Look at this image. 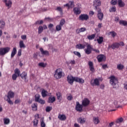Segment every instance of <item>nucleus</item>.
<instances>
[{"label": "nucleus", "instance_id": "14", "mask_svg": "<svg viewBox=\"0 0 127 127\" xmlns=\"http://www.w3.org/2000/svg\"><path fill=\"white\" fill-rule=\"evenodd\" d=\"M88 65L89 66L90 71H92V73H94V72H95V68L94 67V64L93 62L89 61L88 62Z\"/></svg>", "mask_w": 127, "mask_h": 127}, {"label": "nucleus", "instance_id": "3", "mask_svg": "<svg viewBox=\"0 0 127 127\" xmlns=\"http://www.w3.org/2000/svg\"><path fill=\"white\" fill-rule=\"evenodd\" d=\"M94 51L96 53H100V51L99 50L97 49H94L92 47V46L91 45L88 44L86 46V49H84V52L85 54H87V55H90L91 53H92V51Z\"/></svg>", "mask_w": 127, "mask_h": 127}, {"label": "nucleus", "instance_id": "49", "mask_svg": "<svg viewBox=\"0 0 127 127\" xmlns=\"http://www.w3.org/2000/svg\"><path fill=\"white\" fill-rule=\"evenodd\" d=\"M73 54L79 57V58L81 57V54L79 53V52L74 51L73 52Z\"/></svg>", "mask_w": 127, "mask_h": 127}, {"label": "nucleus", "instance_id": "26", "mask_svg": "<svg viewBox=\"0 0 127 127\" xmlns=\"http://www.w3.org/2000/svg\"><path fill=\"white\" fill-rule=\"evenodd\" d=\"M20 76L22 79L26 80V77H27V73H26L25 71H23L21 74H20Z\"/></svg>", "mask_w": 127, "mask_h": 127}, {"label": "nucleus", "instance_id": "47", "mask_svg": "<svg viewBox=\"0 0 127 127\" xmlns=\"http://www.w3.org/2000/svg\"><path fill=\"white\" fill-rule=\"evenodd\" d=\"M52 110V107L48 106L46 108V112H47V113H49V112H50V111H51Z\"/></svg>", "mask_w": 127, "mask_h": 127}, {"label": "nucleus", "instance_id": "33", "mask_svg": "<svg viewBox=\"0 0 127 127\" xmlns=\"http://www.w3.org/2000/svg\"><path fill=\"white\" fill-rule=\"evenodd\" d=\"M14 74L19 77V76H20V70L18 68H15L14 70Z\"/></svg>", "mask_w": 127, "mask_h": 127}, {"label": "nucleus", "instance_id": "5", "mask_svg": "<svg viewBox=\"0 0 127 127\" xmlns=\"http://www.w3.org/2000/svg\"><path fill=\"white\" fill-rule=\"evenodd\" d=\"M110 84L113 86V88H116V85L119 83V80L118 78H116V76L112 75L110 77Z\"/></svg>", "mask_w": 127, "mask_h": 127}, {"label": "nucleus", "instance_id": "50", "mask_svg": "<svg viewBox=\"0 0 127 127\" xmlns=\"http://www.w3.org/2000/svg\"><path fill=\"white\" fill-rule=\"evenodd\" d=\"M37 103H39L41 105H44L45 104V100L40 99Z\"/></svg>", "mask_w": 127, "mask_h": 127}, {"label": "nucleus", "instance_id": "44", "mask_svg": "<svg viewBox=\"0 0 127 127\" xmlns=\"http://www.w3.org/2000/svg\"><path fill=\"white\" fill-rule=\"evenodd\" d=\"M43 32V27L42 26H40L38 28V34L42 33Z\"/></svg>", "mask_w": 127, "mask_h": 127}, {"label": "nucleus", "instance_id": "25", "mask_svg": "<svg viewBox=\"0 0 127 127\" xmlns=\"http://www.w3.org/2000/svg\"><path fill=\"white\" fill-rule=\"evenodd\" d=\"M118 5L120 7H124V6L126 5L125 2L123 1L122 0H118Z\"/></svg>", "mask_w": 127, "mask_h": 127}, {"label": "nucleus", "instance_id": "39", "mask_svg": "<svg viewBox=\"0 0 127 127\" xmlns=\"http://www.w3.org/2000/svg\"><path fill=\"white\" fill-rule=\"evenodd\" d=\"M38 65L40 67H42L43 68H45V67H46V66L47 65V64H45L44 63H39Z\"/></svg>", "mask_w": 127, "mask_h": 127}, {"label": "nucleus", "instance_id": "17", "mask_svg": "<svg viewBox=\"0 0 127 127\" xmlns=\"http://www.w3.org/2000/svg\"><path fill=\"white\" fill-rule=\"evenodd\" d=\"M40 51L42 55H45L46 56H49V52L48 51H44L43 48H40Z\"/></svg>", "mask_w": 127, "mask_h": 127}, {"label": "nucleus", "instance_id": "19", "mask_svg": "<svg viewBox=\"0 0 127 127\" xmlns=\"http://www.w3.org/2000/svg\"><path fill=\"white\" fill-rule=\"evenodd\" d=\"M7 99H12V98H14V92L10 91L8 92L7 95Z\"/></svg>", "mask_w": 127, "mask_h": 127}, {"label": "nucleus", "instance_id": "62", "mask_svg": "<svg viewBox=\"0 0 127 127\" xmlns=\"http://www.w3.org/2000/svg\"><path fill=\"white\" fill-rule=\"evenodd\" d=\"M100 89H102V90H104L105 89V84H101L100 85Z\"/></svg>", "mask_w": 127, "mask_h": 127}, {"label": "nucleus", "instance_id": "9", "mask_svg": "<svg viewBox=\"0 0 127 127\" xmlns=\"http://www.w3.org/2000/svg\"><path fill=\"white\" fill-rule=\"evenodd\" d=\"M78 19L79 20H81L82 21L83 20H87L89 19V15L86 14H81L79 16Z\"/></svg>", "mask_w": 127, "mask_h": 127}, {"label": "nucleus", "instance_id": "7", "mask_svg": "<svg viewBox=\"0 0 127 127\" xmlns=\"http://www.w3.org/2000/svg\"><path fill=\"white\" fill-rule=\"evenodd\" d=\"M84 106L82 104H80L79 102H76V104L75 106V110L77 112H79V113H82L83 112V107Z\"/></svg>", "mask_w": 127, "mask_h": 127}, {"label": "nucleus", "instance_id": "4", "mask_svg": "<svg viewBox=\"0 0 127 127\" xmlns=\"http://www.w3.org/2000/svg\"><path fill=\"white\" fill-rule=\"evenodd\" d=\"M66 23L65 19H62L60 22V24L56 27V31H60L62 30V27Z\"/></svg>", "mask_w": 127, "mask_h": 127}, {"label": "nucleus", "instance_id": "53", "mask_svg": "<svg viewBox=\"0 0 127 127\" xmlns=\"http://www.w3.org/2000/svg\"><path fill=\"white\" fill-rule=\"evenodd\" d=\"M17 77H18V76H17V75L16 74H15V73H14L12 76V80H13V81H15Z\"/></svg>", "mask_w": 127, "mask_h": 127}, {"label": "nucleus", "instance_id": "43", "mask_svg": "<svg viewBox=\"0 0 127 127\" xmlns=\"http://www.w3.org/2000/svg\"><path fill=\"white\" fill-rule=\"evenodd\" d=\"M117 10V8H116V6L112 7L110 8L109 11L110 12H116Z\"/></svg>", "mask_w": 127, "mask_h": 127}, {"label": "nucleus", "instance_id": "27", "mask_svg": "<svg viewBox=\"0 0 127 127\" xmlns=\"http://www.w3.org/2000/svg\"><path fill=\"white\" fill-rule=\"evenodd\" d=\"M17 52V51L16 50V48H13L11 54V58H13Z\"/></svg>", "mask_w": 127, "mask_h": 127}, {"label": "nucleus", "instance_id": "37", "mask_svg": "<svg viewBox=\"0 0 127 127\" xmlns=\"http://www.w3.org/2000/svg\"><path fill=\"white\" fill-rule=\"evenodd\" d=\"M35 102H38L40 99V95L37 94L35 95Z\"/></svg>", "mask_w": 127, "mask_h": 127}, {"label": "nucleus", "instance_id": "35", "mask_svg": "<svg viewBox=\"0 0 127 127\" xmlns=\"http://www.w3.org/2000/svg\"><path fill=\"white\" fill-rule=\"evenodd\" d=\"M109 34L111 35V36L113 38H115L116 36H117V33L116 32L112 31L109 32Z\"/></svg>", "mask_w": 127, "mask_h": 127}, {"label": "nucleus", "instance_id": "46", "mask_svg": "<svg viewBox=\"0 0 127 127\" xmlns=\"http://www.w3.org/2000/svg\"><path fill=\"white\" fill-rule=\"evenodd\" d=\"M124 66L122 64H119L117 65V68L118 70H123L124 69Z\"/></svg>", "mask_w": 127, "mask_h": 127}, {"label": "nucleus", "instance_id": "20", "mask_svg": "<svg viewBox=\"0 0 127 127\" xmlns=\"http://www.w3.org/2000/svg\"><path fill=\"white\" fill-rule=\"evenodd\" d=\"M86 47V45H83L82 44H77L75 46V48L76 49H84Z\"/></svg>", "mask_w": 127, "mask_h": 127}, {"label": "nucleus", "instance_id": "24", "mask_svg": "<svg viewBox=\"0 0 127 127\" xmlns=\"http://www.w3.org/2000/svg\"><path fill=\"white\" fill-rule=\"evenodd\" d=\"M78 123H79L81 125H83L86 123V119L85 118H79L77 120Z\"/></svg>", "mask_w": 127, "mask_h": 127}, {"label": "nucleus", "instance_id": "40", "mask_svg": "<svg viewBox=\"0 0 127 127\" xmlns=\"http://www.w3.org/2000/svg\"><path fill=\"white\" fill-rule=\"evenodd\" d=\"M0 24H1L0 28H3L4 25H5V23L4 22L3 20L1 19L0 20Z\"/></svg>", "mask_w": 127, "mask_h": 127}, {"label": "nucleus", "instance_id": "54", "mask_svg": "<svg viewBox=\"0 0 127 127\" xmlns=\"http://www.w3.org/2000/svg\"><path fill=\"white\" fill-rule=\"evenodd\" d=\"M6 101L10 105H13V102H12V101L10 100V98H7Z\"/></svg>", "mask_w": 127, "mask_h": 127}, {"label": "nucleus", "instance_id": "21", "mask_svg": "<svg viewBox=\"0 0 127 127\" xmlns=\"http://www.w3.org/2000/svg\"><path fill=\"white\" fill-rule=\"evenodd\" d=\"M58 119H59L60 121H66V115L64 114H59L58 116Z\"/></svg>", "mask_w": 127, "mask_h": 127}, {"label": "nucleus", "instance_id": "12", "mask_svg": "<svg viewBox=\"0 0 127 127\" xmlns=\"http://www.w3.org/2000/svg\"><path fill=\"white\" fill-rule=\"evenodd\" d=\"M97 58L99 63L106 60V57L104 55H99L97 56Z\"/></svg>", "mask_w": 127, "mask_h": 127}, {"label": "nucleus", "instance_id": "15", "mask_svg": "<svg viewBox=\"0 0 127 127\" xmlns=\"http://www.w3.org/2000/svg\"><path fill=\"white\" fill-rule=\"evenodd\" d=\"M90 84L91 86H100V81L99 80V79L95 78L94 80V82H91Z\"/></svg>", "mask_w": 127, "mask_h": 127}, {"label": "nucleus", "instance_id": "2", "mask_svg": "<svg viewBox=\"0 0 127 127\" xmlns=\"http://www.w3.org/2000/svg\"><path fill=\"white\" fill-rule=\"evenodd\" d=\"M63 74H64V73L63 72V70H62V69L58 68L55 71L54 77L57 80H59L60 79H61V78L64 76V75H63Z\"/></svg>", "mask_w": 127, "mask_h": 127}, {"label": "nucleus", "instance_id": "29", "mask_svg": "<svg viewBox=\"0 0 127 127\" xmlns=\"http://www.w3.org/2000/svg\"><path fill=\"white\" fill-rule=\"evenodd\" d=\"M95 37H96V34H93L91 35L87 36V39L88 40H93V39H95Z\"/></svg>", "mask_w": 127, "mask_h": 127}, {"label": "nucleus", "instance_id": "51", "mask_svg": "<svg viewBox=\"0 0 127 127\" xmlns=\"http://www.w3.org/2000/svg\"><path fill=\"white\" fill-rule=\"evenodd\" d=\"M111 4L113 5H116L117 3H118V0H112L111 1Z\"/></svg>", "mask_w": 127, "mask_h": 127}, {"label": "nucleus", "instance_id": "8", "mask_svg": "<svg viewBox=\"0 0 127 127\" xmlns=\"http://www.w3.org/2000/svg\"><path fill=\"white\" fill-rule=\"evenodd\" d=\"M101 2L100 0H94L93 2V5L95 7V9H96V10L101 9V8H100V7H99L100 6V5H101Z\"/></svg>", "mask_w": 127, "mask_h": 127}, {"label": "nucleus", "instance_id": "16", "mask_svg": "<svg viewBox=\"0 0 127 127\" xmlns=\"http://www.w3.org/2000/svg\"><path fill=\"white\" fill-rule=\"evenodd\" d=\"M110 48H112V49H118V48H120V45L119 44V43H114L113 44L111 45L110 47H109Z\"/></svg>", "mask_w": 127, "mask_h": 127}, {"label": "nucleus", "instance_id": "38", "mask_svg": "<svg viewBox=\"0 0 127 127\" xmlns=\"http://www.w3.org/2000/svg\"><path fill=\"white\" fill-rule=\"evenodd\" d=\"M33 123L34 127H37V125H38V119H34Z\"/></svg>", "mask_w": 127, "mask_h": 127}, {"label": "nucleus", "instance_id": "32", "mask_svg": "<svg viewBox=\"0 0 127 127\" xmlns=\"http://www.w3.org/2000/svg\"><path fill=\"white\" fill-rule=\"evenodd\" d=\"M56 10H58V11L60 12L61 15H63V9H62V8L61 7H57Z\"/></svg>", "mask_w": 127, "mask_h": 127}, {"label": "nucleus", "instance_id": "55", "mask_svg": "<svg viewBox=\"0 0 127 127\" xmlns=\"http://www.w3.org/2000/svg\"><path fill=\"white\" fill-rule=\"evenodd\" d=\"M68 3L69 4L70 7L74 6V1H69Z\"/></svg>", "mask_w": 127, "mask_h": 127}, {"label": "nucleus", "instance_id": "23", "mask_svg": "<svg viewBox=\"0 0 127 127\" xmlns=\"http://www.w3.org/2000/svg\"><path fill=\"white\" fill-rule=\"evenodd\" d=\"M55 101H56V98H55V97H50L48 98V103H54V102H55Z\"/></svg>", "mask_w": 127, "mask_h": 127}, {"label": "nucleus", "instance_id": "10", "mask_svg": "<svg viewBox=\"0 0 127 127\" xmlns=\"http://www.w3.org/2000/svg\"><path fill=\"white\" fill-rule=\"evenodd\" d=\"M97 12L98 18L99 20L102 21V20H103V17H104V13H102V10L101 9H98V10H97Z\"/></svg>", "mask_w": 127, "mask_h": 127}, {"label": "nucleus", "instance_id": "63", "mask_svg": "<svg viewBox=\"0 0 127 127\" xmlns=\"http://www.w3.org/2000/svg\"><path fill=\"white\" fill-rule=\"evenodd\" d=\"M103 69H106V68H108V64H103L102 65Z\"/></svg>", "mask_w": 127, "mask_h": 127}, {"label": "nucleus", "instance_id": "56", "mask_svg": "<svg viewBox=\"0 0 127 127\" xmlns=\"http://www.w3.org/2000/svg\"><path fill=\"white\" fill-rule=\"evenodd\" d=\"M73 99V96L72 95H69L67 97V99L68 100V101H72Z\"/></svg>", "mask_w": 127, "mask_h": 127}, {"label": "nucleus", "instance_id": "34", "mask_svg": "<svg viewBox=\"0 0 127 127\" xmlns=\"http://www.w3.org/2000/svg\"><path fill=\"white\" fill-rule=\"evenodd\" d=\"M32 111H37V104L34 103L32 105Z\"/></svg>", "mask_w": 127, "mask_h": 127}, {"label": "nucleus", "instance_id": "6", "mask_svg": "<svg viewBox=\"0 0 127 127\" xmlns=\"http://www.w3.org/2000/svg\"><path fill=\"white\" fill-rule=\"evenodd\" d=\"M9 51H10V48L6 47L5 48H0V56H4L5 54L8 53Z\"/></svg>", "mask_w": 127, "mask_h": 127}, {"label": "nucleus", "instance_id": "30", "mask_svg": "<svg viewBox=\"0 0 127 127\" xmlns=\"http://www.w3.org/2000/svg\"><path fill=\"white\" fill-rule=\"evenodd\" d=\"M93 122L95 125H98L100 123V120H99V117H94Z\"/></svg>", "mask_w": 127, "mask_h": 127}, {"label": "nucleus", "instance_id": "11", "mask_svg": "<svg viewBox=\"0 0 127 127\" xmlns=\"http://www.w3.org/2000/svg\"><path fill=\"white\" fill-rule=\"evenodd\" d=\"M82 105L84 107H88L90 105V100L88 98H84L82 101Z\"/></svg>", "mask_w": 127, "mask_h": 127}, {"label": "nucleus", "instance_id": "57", "mask_svg": "<svg viewBox=\"0 0 127 127\" xmlns=\"http://www.w3.org/2000/svg\"><path fill=\"white\" fill-rule=\"evenodd\" d=\"M21 39L23 40H25L26 39V35H23L21 36Z\"/></svg>", "mask_w": 127, "mask_h": 127}, {"label": "nucleus", "instance_id": "36", "mask_svg": "<svg viewBox=\"0 0 127 127\" xmlns=\"http://www.w3.org/2000/svg\"><path fill=\"white\" fill-rule=\"evenodd\" d=\"M42 96L43 97V98H45V97H47V92L46 91V90L43 89L42 91Z\"/></svg>", "mask_w": 127, "mask_h": 127}, {"label": "nucleus", "instance_id": "28", "mask_svg": "<svg viewBox=\"0 0 127 127\" xmlns=\"http://www.w3.org/2000/svg\"><path fill=\"white\" fill-rule=\"evenodd\" d=\"M97 41L98 44H102L104 42V37L99 36L98 39H97Z\"/></svg>", "mask_w": 127, "mask_h": 127}, {"label": "nucleus", "instance_id": "1", "mask_svg": "<svg viewBox=\"0 0 127 127\" xmlns=\"http://www.w3.org/2000/svg\"><path fill=\"white\" fill-rule=\"evenodd\" d=\"M67 80L68 84L70 85H73L74 81L77 82V83H80V84H84L85 83V80L82 78H80L77 77H73L72 75L68 76L67 77Z\"/></svg>", "mask_w": 127, "mask_h": 127}, {"label": "nucleus", "instance_id": "18", "mask_svg": "<svg viewBox=\"0 0 127 127\" xmlns=\"http://www.w3.org/2000/svg\"><path fill=\"white\" fill-rule=\"evenodd\" d=\"M73 12L75 14H80L81 13V9L79 7L73 8Z\"/></svg>", "mask_w": 127, "mask_h": 127}, {"label": "nucleus", "instance_id": "58", "mask_svg": "<svg viewBox=\"0 0 127 127\" xmlns=\"http://www.w3.org/2000/svg\"><path fill=\"white\" fill-rule=\"evenodd\" d=\"M120 46H125V43L123 42H120V43H118Z\"/></svg>", "mask_w": 127, "mask_h": 127}, {"label": "nucleus", "instance_id": "52", "mask_svg": "<svg viewBox=\"0 0 127 127\" xmlns=\"http://www.w3.org/2000/svg\"><path fill=\"white\" fill-rule=\"evenodd\" d=\"M46 127V124L44 122V120H42L41 121V127Z\"/></svg>", "mask_w": 127, "mask_h": 127}, {"label": "nucleus", "instance_id": "59", "mask_svg": "<svg viewBox=\"0 0 127 127\" xmlns=\"http://www.w3.org/2000/svg\"><path fill=\"white\" fill-rule=\"evenodd\" d=\"M76 64V62H75V60H71L69 62V64H72L73 65H74V64Z\"/></svg>", "mask_w": 127, "mask_h": 127}, {"label": "nucleus", "instance_id": "48", "mask_svg": "<svg viewBox=\"0 0 127 127\" xmlns=\"http://www.w3.org/2000/svg\"><path fill=\"white\" fill-rule=\"evenodd\" d=\"M123 121H124V119H123V118H121L118 119L116 121V123L117 124H120L121 123H123Z\"/></svg>", "mask_w": 127, "mask_h": 127}, {"label": "nucleus", "instance_id": "45", "mask_svg": "<svg viewBox=\"0 0 127 127\" xmlns=\"http://www.w3.org/2000/svg\"><path fill=\"white\" fill-rule=\"evenodd\" d=\"M3 121H4V125H8V124L10 122L9 119H6V118H4L3 119Z\"/></svg>", "mask_w": 127, "mask_h": 127}, {"label": "nucleus", "instance_id": "22", "mask_svg": "<svg viewBox=\"0 0 127 127\" xmlns=\"http://www.w3.org/2000/svg\"><path fill=\"white\" fill-rule=\"evenodd\" d=\"M87 30V29L85 27H82L81 28L77 29H76V33L79 34L81 33V32H84Z\"/></svg>", "mask_w": 127, "mask_h": 127}, {"label": "nucleus", "instance_id": "31", "mask_svg": "<svg viewBox=\"0 0 127 127\" xmlns=\"http://www.w3.org/2000/svg\"><path fill=\"white\" fill-rule=\"evenodd\" d=\"M19 47L20 48H25V45H24V43L23 41L21 40L19 42Z\"/></svg>", "mask_w": 127, "mask_h": 127}, {"label": "nucleus", "instance_id": "64", "mask_svg": "<svg viewBox=\"0 0 127 127\" xmlns=\"http://www.w3.org/2000/svg\"><path fill=\"white\" fill-rule=\"evenodd\" d=\"M114 122H111L109 124V125L108 126V127H112L113 126H114Z\"/></svg>", "mask_w": 127, "mask_h": 127}, {"label": "nucleus", "instance_id": "42", "mask_svg": "<svg viewBox=\"0 0 127 127\" xmlns=\"http://www.w3.org/2000/svg\"><path fill=\"white\" fill-rule=\"evenodd\" d=\"M120 24H122V25H124V26H126L127 25V21L125 20H120L119 21Z\"/></svg>", "mask_w": 127, "mask_h": 127}, {"label": "nucleus", "instance_id": "41", "mask_svg": "<svg viewBox=\"0 0 127 127\" xmlns=\"http://www.w3.org/2000/svg\"><path fill=\"white\" fill-rule=\"evenodd\" d=\"M56 95L58 100H60V101H61V99H62V95H61V93L60 92H58L56 93Z\"/></svg>", "mask_w": 127, "mask_h": 127}, {"label": "nucleus", "instance_id": "60", "mask_svg": "<svg viewBox=\"0 0 127 127\" xmlns=\"http://www.w3.org/2000/svg\"><path fill=\"white\" fill-rule=\"evenodd\" d=\"M21 49H20L18 51V56H21Z\"/></svg>", "mask_w": 127, "mask_h": 127}, {"label": "nucleus", "instance_id": "13", "mask_svg": "<svg viewBox=\"0 0 127 127\" xmlns=\"http://www.w3.org/2000/svg\"><path fill=\"white\" fill-rule=\"evenodd\" d=\"M3 1L4 2L6 6L8 7V9L11 7V5L12 4V2L10 0H3Z\"/></svg>", "mask_w": 127, "mask_h": 127}, {"label": "nucleus", "instance_id": "61", "mask_svg": "<svg viewBox=\"0 0 127 127\" xmlns=\"http://www.w3.org/2000/svg\"><path fill=\"white\" fill-rule=\"evenodd\" d=\"M14 103H15V104H18V103H20V100H19V99L15 100Z\"/></svg>", "mask_w": 127, "mask_h": 127}]
</instances>
